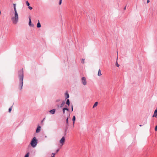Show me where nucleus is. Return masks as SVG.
Instances as JSON below:
<instances>
[{"label": "nucleus", "instance_id": "obj_1", "mask_svg": "<svg viewBox=\"0 0 157 157\" xmlns=\"http://www.w3.org/2000/svg\"><path fill=\"white\" fill-rule=\"evenodd\" d=\"M18 76L19 80V88L20 90L22 89L23 85V80L24 78L23 69L19 71L18 72Z\"/></svg>", "mask_w": 157, "mask_h": 157}, {"label": "nucleus", "instance_id": "obj_2", "mask_svg": "<svg viewBox=\"0 0 157 157\" xmlns=\"http://www.w3.org/2000/svg\"><path fill=\"white\" fill-rule=\"evenodd\" d=\"M14 16L11 18V20L13 24H16L18 21V15L17 10H14Z\"/></svg>", "mask_w": 157, "mask_h": 157}, {"label": "nucleus", "instance_id": "obj_3", "mask_svg": "<svg viewBox=\"0 0 157 157\" xmlns=\"http://www.w3.org/2000/svg\"><path fill=\"white\" fill-rule=\"evenodd\" d=\"M37 144V140L35 137H34L30 142L31 146L33 147H34L36 146Z\"/></svg>", "mask_w": 157, "mask_h": 157}, {"label": "nucleus", "instance_id": "obj_4", "mask_svg": "<svg viewBox=\"0 0 157 157\" xmlns=\"http://www.w3.org/2000/svg\"><path fill=\"white\" fill-rule=\"evenodd\" d=\"M65 141V138L64 136H63L61 140H59V142L60 144V146H63Z\"/></svg>", "mask_w": 157, "mask_h": 157}, {"label": "nucleus", "instance_id": "obj_5", "mask_svg": "<svg viewBox=\"0 0 157 157\" xmlns=\"http://www.w3.org/2000/svg\"><path fill=\"white\" fill-rule=\"evenodd\" d=\"M82 82L83 85H86V78L84 77H83L82 78Z\"/></svg>", "mask_w": 157, "mask_h": 157}, {"label": "nucleus", "instance_id": "obj_6", "mask_svg": "<svg viewBox=\"0 0 157 157\" xmlns=\"http://www.w3.org/2000/svg\"><path fill=\"white\" fill-rule=\"evenodd\" d=\"M56 111V109H52L49 111L50 113L52 114H54Z\"/></svg>", "mask_w": 157, "mask_h": 157}, {"label": "nucleus", "instance_id": "obj_7", "mask_svg": "<svg viewBox=\"0 0 157 157\" xmlns=\"http://www.w3.org/2000/svg\"><path fill=\"white\" fill-rule=\"evenodd\" d=\"M29 25L31 27H33L34 26L33 24H31V19L30 17L29 18Z\"/></svg>", "mask_w": 157, "mask_h": 157}, {"label": "nucleus", "instance_id": "obj_8", "mask_svg": "<svg viewBox=\"0 0 157 157\" xmlns=\"http://www.w3.org/2000/svg\"><path fill=\"white\" fill-rule=\"evenodd\" d=\"M157 116V109H156L155 110L154 114L152 116V117H156Z\"/></svg>", "mask_w": 157, "mask_h": 157}, {"label": "nucleus", "instance_id": "obj_9", "mask_svg": "<svg viewBox=\"0 0 157 157\" xmlns=\"http://www.w3.org/2000/svg\"><path fill=\"white\" fill-rule=\"evenodd\" d=\"M66 99H67L69 97V95L67 92H66L65 94Z\"/></svg>", "mask_w": 157, "mask_h": 157}, {"label": "nucleus", "instance_id": "obj_10", "mask_svg": "<svg viewBox=\"0 0 157 157\" xmlns=\"http://www.w3.org/2000/svg\"><path fill=\"white\" fill-rule=\"evenodd\" d=\"M40 128H41L39 126H38L37 127L36 130V133H38L40 132Z\"/></svg>", "mask_w": 157, "mask_h": 157}, {"label": "nucleus", "instance_id": "obj_11", "mask_svg": "<svg viewBox=\"0 0 157 157\" xmlns=\"http://www.w3.org/2000/svg\"><path fill=\"white\" fill-rule=\"evenodd\" d=\"M69 111V109L67 108H64L63 109V114L65 113V110Z\"/></svg>", "mask_w": 157, "mask_h": 157}, {"label": "nucleus", "instance_id": "obj_12", "mask_svg": "<svg viewBox=\"0 0 157 157\" xmlns=\"http://www.w3.org/2000/svg\"><path fill=\"white\" fill-rule=\"evenodd\" d=\"M41 26V24H40V23L39 21L38 20V22L37 23V28H39Z\"/></svg>", "mask_w": 157, "mask_h": 157}, {"label": "nucleus", "instance_id": "obj_13", "mask_svg": "<svg viewBox=\"0 0 157 157\" xmlns=\"http://www.w3.org/2000/svg\"><path fill=\"white\" fill-rule=\"evenodd\" d=\"M66 103L68 106H69L70 105V100L69 99H67V101H66Z\"/></svg>", "mask_w": 157, "mask_h": 157}, {"label": "nucleus", "instance_id": "obj_14", "mask_svg": "<svg viewBox=\"0 0 157 157\" xmlns=\"http://www.w3.org/2000/svg\"><path fill=\"white\" fill-rule=\"evenodd\" d=\"M98 76H100L101 75V70L100 69H99V70H98Z\"/></svg>", "mask_w": 157, "mask_h": 157}, {"label": "nucleus", "instance_id": "obj_15", "mask_svg": "<svg viewBox=\"0 0 157 157\" xmlns=\"http://www.w3.org/2000/svg\"><path fill=\"white\" fill-rule=\"evenodd\" d=\"M65 101H63L62 102V103L60 105V107H62L65 104Z\"/></svg>", "mask_w": 157, "mask_h": 157}, {"label": "nucleus", "instance_id": "obj_16", "mask_svg": "<svg viewBox=\"0 0 157 157\" xmlns=\"http://www.w3.org/2000/svg\"><path fill=\"white\" fill-rule=\"evenodd\" d=\"M75 119H76V118H75V116H74L73 117V118H72V121H73V124L75 123Z\"/></svg>", "mask_w": 157, "mask_h": 157}, {"label": "nucleus", "instance_id": "obj_17", "mask_svg": "<svg viewBox=\"0 0 157 157\" xmlns=\"http://www.w3.org/2000/svg\"><path fill=\"white\" fill-rule=\"evenodd\" d=\"M98 104V102H95L94 103V105L93 106V108H94Z\"/></svg>", "mask_w": 157, "mask_h": 157}, {"label": "nucleus", "instance_id": "obj_18", "mask_svg": "<svg viewBox=\"0 0 157 157\" xmlns=\"http://www.w3.org/2000/svg\"><path fill=\"white\" fill-rule=\"evenodd\" d=\"M13 9L14 10H17L16 8V4L15 3H14L13 4Z\"/></svg>", "mask_w": 157, "mask_h": 157}, {"label": "nucleus", "instance_id": "obj_19", "mask_svg": "<svg viewBox=\"0 0 157 157\" xmlns=\"http://www.w3.org/2000/svg\"><path fill=\"white\" fill-rule=\"evenodd\" d=\"M29 152H28L25 156L24 157H29Z\"/></svg>", "mask_w": 157, "mask_h": 157}, {"label": "nucleus", "instance_id": "obj_20", "mask_svg": "<svg viewBox=\"0 0 157 157\" xmlns=\"http://www.w3.org/2000/svg\"><path fill=\"white\" fill-rule=\"evenodd\" d=\"M68 117L67 118V119H66V123H67V126L68 125Z\"/></svg>", "mask_w": 157, "mask_h": 157}, {"label": "nucleus", "instance_id": "obj_21", "mask_svg": "<svg viewBox=\"0 0 157 157\" xmlns=\"http://www.w3.org/2000/svg\"><path fill=\"white\" fill-rule=\"evenodd\" d=\"M26 5L28 6H29L30 5V4L28 1L26 2Z\"/></svg>", "mask_w": 157, "mask_h": 157}, {"label": "nucleus", "instance_id": "obj_22", "mask_svg": "<svg viewBox=\"0 0 157 157\" xmlns=\"http://www.w3.org/2000/svg\"><path fill=\"white\" fill-rule=\"evenodd\" d=\"M84 60H85V59H81V63H84Z\"/></svg>", "mask_w": 157, "mask_h": 157}, {"label": "nucleus", "instance_id": "obj_23", "mask_svg": "<svg viewBox=\"0 0 157 157\" xmlns=\"http://www.w3.org/2000/svg\"><path fill=\"white\" fill-rule=\"evenodd\" d=\"M55 155H56V153H52V157H55Z\"/></svg>", "mask_w": 157, "mask_h": 157}, {"label": "nucleus", "instance_id": "obj_24", "mask_svg": "<svg viewBox=\"0 0 157 157\" xmlns=\"http://www.w3.org/2000/svg\"><path fill=\"white\" fill-rule=\"evenodd\" d=\"M116 65L117 67H118L119 66V65L118 64L117 62V61H116Z\"/></svg>", "mask_w": 157, "mask_h": 157}, {"label": "nucleus", "instance_id": "obj_25", "mask_svg": "<svg viewBox=\"0 0 157 157\" xmlns=\"http://www.w3.org/2000/svg\"><path fill=\"white\" fill-rule=\"evenodd\" d=\"M67 128H68L67 127L66 128V129L65 130V134H64L65 135H66V132H67Z\"/></svg>", "mask_w": 157, "mask_h": 157}, {"label": "nucleus", "instance_id": "obj_26", "mask_svg": "<svg viewBox=\"0 0 157 157\" xmlns=\"http://www.w3.org/2000/svg\"><path fill=\"white\" fill-rule=\"evenodd\" d=\"M12 106L9 109V112H10L12 110Z\"/></svg>", "mask_w": 157, "mask_h": 157}, {"label": "nucleus", "instance_id": "obj_27", "mask_svg": "<svg viewBox=\"0 0 157 157\" xmlns=\"http://www.w3.org/2000/svg\"><path fill=\"white\" fill-rule=\"evenodd\" d=\"M62 1V0H59V5H60L61 4Z\"/></svg>", "mask_w": 157, "mask_h": 157}, {"label": "nucleus", "instance_id": "obj_28", "mask_svg": "<svg viewBox=\"0 0 157 157\" xmlns=\"http://www.w3.org/2000/svg\"><path fill=\"white\" fill-rule=\"evenodd\" d=\"M28 8L29 9H30V10H31L32 9H33V8L30 6H29L28 7Z\"/></svg>", "mask_w": 157, "mask_h": 157}, {"label": "nucleus", "instance_id": "obj_29", "mask_svg": "<svg viewBox=\"0 0 157 157\" xmlns=\"http://www.w3.org/2000/svg\"><path fill=\"white\" fill-rule=\"evenodd\" d=\"M155 131H157V125H156L155 127Z\"/></svg>", "mask_w": 157, "mask_h": 157}, {"label": "nucleus", "instance_id": "obj_30", "mask_svg": "<svg viewBox=\"0 0 157 157\" xmlns=\"http://www.w3.org/2000/svg\"><path fill=\"white\" fill-rule=\"evenodd\" d=\"M59 149H58L57 150H56V152L57 153L59 151Z\"/></svg>", "mask_w": 157, "mask_h": 157}, {"label": "nucleus", "instance_id": "obj_31", "mask_svg": "<svg viewBox=\"0 0 157 157\" xmlns=\"http://www.w3.org/2000/svg\"><path fill=\"white\" fill-rule=\"evenodd\" d=\"M73 111V105H71V111Z\"/></svg>", "mask_w": 157, "mask_h": 157}, {"label": "nucleus", "instance_id": "obj_32", "mask_svg": "<svg viewBox=\"0 0 157 157\" xmlns=\"http://www.w3.org/2000/svg\"><path fill=\"white\" fill-rule=\"evenodd\" d=\"M45 119V118H44L41 121V122H43Z\"/></svg>", "mask_w": 157, "mask_h": 157}, {"label": "nucleus", "instance_id": "obj_33", "mask_svg": "<svg viewBox=\"0 0 157 157\" xmlns=\"http://www.w3.org/2000/svg\"><path fill=\"white\" fill-rule=\"evenodd\" d=\"M150 2V0H147V3H148Z\"/></svg>", "mask_w": 157, "mask_h": 157}, {"label": "nucleus", "instance_id": "obj_34", "mask_svg": "<svg viewBox=\"0 0 157 157\" xmlns=\"http://www.w3.org/2000/svg\"><path fill=\"white\" fill-rule=\"evenodd\" d=\"M126 6H125L124 8V10H126Z\"/></svg>", "mask_w": 157, "mask_h": 157}, {"label": "nucleus", "instance_id": "obj_35", "mask_svg": "<svg viewBox=\"0 0 157 157\" xmlns=\"http://www.w3.org/2000/svg\"><path fill=\"white\" fill-rule=\"evenodd\" d=\"M140 126H142V125H140Z\"/></svg>", "mask_w": 157, "mask_h": 157}, {"label": "nucleus", "instance_id": "obj_36", "mask_svg": "<svg viewBox=\"0 0 157 157\" xmlns=\"http://www.w3.org/2000/svg\"><path fill=\"white\" fill-rule=\"evenodd\" d=\"M117 54L118 53V52L117 51Z\"/></svg>", "mask_w": 157, "mask_h": 157}, {"label": "nucleus", "instance_id": "obj_37", "mask_svg": "<svg viewBox=\"0 0 157 157\" xmlns=\"http://www.w3.org/2000/svg\"><path fill=\"white\" fill-rule=\"evenodd\" d=\"M117 58H118V57H117Z\"/></svg>", "mask_w": 157, "mask_h": 157}]
</instances>
